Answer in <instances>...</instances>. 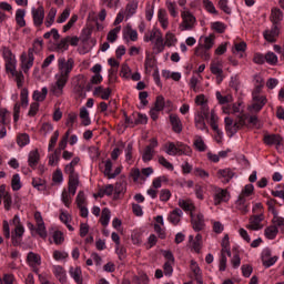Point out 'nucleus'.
<instances>
[{"label":"nucleus","instance_id":"obj_1","mask_svg":"<svg viewBox=\"0 0 284 284\" xmlns=\"http://www.w3.org/2000/svg\"><path fill=\"white\" fill-rule=\"evenodd\" d=\"M72 70H74V59H58V73L54 75L55 82L50 87V92L53 97L63 95V89L68 85V81H70Z\"/></svg>","mask_w":284,"mask_h":284},{"label":"nucleus","instance_id":"obj_2","mask_svg":"<svg viewBox=\"0 0 284 284\" xmlns=\"http://www.w3.org/2000/svg\"><path fill=\"white\" fill-rule=\"evenodd\" d=\"M247 121V114L241 113L236 116V119L232 116H226L224 119V129L227 134L232 139L236 132L243 130L245 128Z\"/></svg>","mask_w":284,"mask_h":284},{"label":"nucleus","instance_id":"obj_3","mask_svg":"<svg viewBox=\"0 0 284 284\" xmlns=\"http://www.w3.org/2000/svg\"><path fill=\"white\" fill-rule=\"evenodd\" d=\"M79 161L81 159L73 158L71 163L67 164L64 168V172L69 175V183H68V193L71 194V196H74L77 194V187H79V173L74 171V168L79 165Z\"/></svg>","mask_w":284,"mask_h":284},{"label":"nucleus","instance_id":"obj_4","mask_svg":"<svg viewBox=\"0 0 284 284\" xmlns=\"http://www.w3.org/2000/svg\"><path fill=\"white\" fill-rule=\"evenodd\" d=\"M254 194V185L246 184L235 201V210L241 214L250 212V197Z\"/></svg>","mask_w":284,"mask_h":284},{"label":"nucleus","instance_id":"obj_5","mask_svg":"<svg viewBox=\"0 0 284 284\" xmlns=\"http://www.w3.org/2000/svg\"><path fill=\"white\" fill-rule=\"evenodd\" d=\"M164 150L169 156H190L192 154V149L181 142H168L164 144Z\"/></svg>","mask_w":284,"mask_h":284},{"label":"nucleus","instance_id":"obj_6","mask_svg":"<svg viewBox=\"0 0 284 284\" xmlns=\"http://www.w3.org/2000/svg\"><path fill=\"white\" fill-rule=\"evenodd\" d=\"M182 22L179 24V30L181 32L190 31L196 26V17L190 12V10L184 9L181 11Z\"/></svg>","mask_w":284,"mask_h":284},{"label":"nucleus","instance_id":"obj_7","mask_svg":"<svg viewBox=\"0 0 284 284\" xmlns=\"http://www.w3.org/2000/svg\"><path fill=\"white\" fill-rule=\"evenodd\" d=\"M12 223L16 226L11 235L12 245H21V239L26 232V229H23V225H21V219H19V215L13 216Z\"/></svg>","mask_w":284,"mask_h":284},{"label":"nucleus","instance_id":"obj_8","mask_svg":"<svg viewBox=\"0 0 284 284\" xmlns=\"http://www.w3.org/2000/svg\"><path fill=\"white\" fill-rule=\"evenodd\" d=\"M2 58L4 59L6 71L13 70L17 67V55L12 53L9 47H1Z\"/></svg>","mask_w":284,"mask_h":284},{"label":"nucleus","instance_id":"obj_9","mask_svg":"<svg viewBox=\"0 0 284 284\" xmlns=\"http://www.w3.org/2000/svg\"><path fill=\"white\" fill-rule=\"evenodd\" d=\"M209 116H210V108L200 109V111L195 113L194 123H195L196 130H206L207 132V124L205 123V119H207Z\"/></svg>","mask_w":284,"mask_h":284},{"label":"nucleus","instance_id":"obj_10","mask_svg":"<svg viewBox=\"0 0 284 284\" xmlns=\"http://www.w3.org/2000/svg\"><path fill=\"white\" fill-rule=\"evenodd\" d=\"M267 105L266 95L252 97V103L247 106L248 112L258 113Z\"/></svg>","mask_w":284,"mask_h":284},{"label":"nucleus","instance_id":"obj_11","mask_svg":"<svg viewBox=\"0 0 284 284\" xmlns=\"http://www.w3.org/2000/svg\"><path fill=\"white\" fill-rule=\"evenodd\" d=\"M230 201V191L227 189H221L214 186L213 190V203L214 205H221L222 203H227Z\"/></svg>","mask_w":284,"mask_h":284},{"label":"nucleus","instance_id":"obj_12","mask_svg":"<svg viewBox=\"0 0 284 284\" xmlns=\"http://www.w3.org/2000/svg\"><path fill=\"white\" fill-rule=\"evenodd\" d=\"M155 148H159V140H156V138H153L150 140V144L144 148V151L142 153V161L144 163H150V161L154 159V154H156V152L154 151Z\"/></svg>","mask_w":284,"mask_h":284},{"label":"nucleus","instance_id":"obj_13","mask_svg":"<svg viewBox=\"0 0 284 284\" xmlns=\"http://www.w3.org/2000/svg\"><path fill=\"white\" fill-rule=\"evenodd\" d=\"M263 221H265V215H263V213L252 215L248 219V224H246V230H251L252 232H258V230H263Z\"/></svg>","mask_w":284,"mask_h":284},{"label":"nucleus","instance_id":"obj_14","mask_svg":"<svg viewBox=\"0 0 284 284\" xmlns=\"http://www.w3.org/2000/svg\"><path fill=\"white\" fill-rule=\"evenodd\" d=\"M21 61V70L24 72V74H28L30 72V69L34 65V54H32V50H28V53H22L20 57Z\"/></svg>","mask_w":284,"mask_h":284},{"label":"nucleus","instance_id":"obj_15","mask_svg":"<svg viewBox=\"0 0 284 284\" xmlns=\"http://www.w3.org/2000/svg\"><path fill=\"white\" fill-rule=\"evenodd\" d=\"M263 37L267 43H276L278 37H281V27H278V24H273L271 29H266L263 32Z\"/></svg>","mask_w":284,"mask_h":284},{"label":"nucleus","instance_id":"obj_16","mask_svg":"<svg viewBox=\"0 0 284 284\" xmlns=\"http://www.w3.org/2000/svg\"><path fill=\"white\" fill-rule=\"evenodd\" d=\"M3 201V207L7 212L12 210V194L6 190V184L0 185V205Z\"/></svg>","mask_w":284,"mask_h":284},{"label":"nucleus","instance_id":"obj_17","mask_svg":"<svg viewBox=\"0 0 284 284\" xmlns=\"http://www.w3.org/2000/svg\"><path fill=\"white\" fill-rule=\"evenodd\" d=\"M191 224L194 232H202V230H205V217L202 213H191Z\"/></svg>","mask_w":284,"mask_h":284},{"label":"nucleus","instance_id":"obj_18","mask_svg":"<svg viewBox=\"0 0 284 284\" xmlns=\"http://www.w3.org/2000/svg\"><path fill=\"white\" fill-rule=\"evenodd\" d=\"M27 263L30 267H32L36 274H39V266L41 265V255L29 252L27 255Z\"/></svg>","mask_w":284,"mask_h":284},{"label":"nucleus","instance_id":"obj_19","mask_svg":"<svg viewBox=\"0 0 284 284\" xmlns=\"http://www.w3.org/2000/svg\"><path fill=\"white\" fill-rule=\"evenodd\" d=\"M235 174L236 173H234V170L230 168L220 169L216 172V178L223 183H230V181L234 179Z\"/></svg>","mask_w":284,"mask_h":284},{"label":"nucleus","instance_id":"obj_20","mask_svg":"<svg viewBox=\"0 0 284 284\" xmlns=\"http://www.w3.org/2000/svg\"><path fill=\"white\" fill-rule=\"evenodd\" d=\"M32 18L33 26H36V28H41V26H43V19H45V10L43 9V7L32 9Z\"/></svg>","mask_w":284,"mask_h":284},{"label":"nucleus","instance_id":"obj_21","mask_svg":"<svg viewBox=\"0 0 284 284\" xmlns=\"http://www.w3.org/2000/svg\"><path fill=\"white\" fill-rule=\"evenodd\" d=\"M276 261H278V256H272V251L270 248H265L262 252V263L264 267H272Z\"/></svg>","mask_w":284,"mask_h":284},{"label":"nucleus","instance_id":"obj_22","mask_svg":"<svg viewBox=\"0 0 284 284\" xmlns=\"http://www.w3.org/2000/svg\"><path fill=\"white\" fill-rule=\"evenodd\" d=\"M7 74H11L17 83V88H23V84L26 83V75H23V72L17 71V67H13L12 70H7Z\"/></svg>","mask_w":284,"mask_h":284},{"label":"nucleus","instance_id":"obj_23","mask_svg":"<svg viewBox=\"0 0 284 284\" xmlns=\"http://www.w3.org/2000/svg\"><path fill=\"white\" fill-rule=\"evenodd\" d=\"M210 70L212 74H215L217 83H221L223 81V63L221 61L212 62Z\"/></svg>","mask_w":284,"mask_h":284},{"label":"nucleus","instance_id":"obj_24","mask_svg":"<svg viewBox=\"0 0 284 284\" xmlns=\"http://www.w3.org/2000/svg\"><path fill=\"white\" fill-rule=\"evenodd\" d=\"M123 39L125 41H139V32L136 29H133L132 26L126 24V27L123 29Z\"/></svg>","mask_w":284,"mask_h":284},{"label":"nucleus","instance_id":"obj_25","mask_svg":"<svg viewBox=\"0 0 284 284\" xmlns=\"http://www.w3.org/2000/svg\"><path fill=\"white\" fill-rule=\"evenodd\" d=\"M93 97H98L103 101H108V99L112 97V89L103 88L102 85L95 87V89L93 90Z\"/></svg>","mask_w":284,"mask_h":284},{"label":"nucleus","instance_id":"obj_26","mask_svg":"<svg viewBox=\"0 0 284 284\" xmlns=\"http://www.w3.org/2000/svg\"><path fill=\"white\" fill-rule=\"evenodd\" d=\"M41 161V154H39V150H32L29 152L28 156V165L32 170H37V165H39V162Z\"/></svg>","mask_w":284,"mask_h":284},{"label":"nucleus","instance_id":"obj_27","mask_svg":"<svg viewBox=\"0 0 284 284\" xmlns=\"http://www.w3.org/2000/svg\"><path fill=\"white\" fill-rule=\"evenodd\" d=\"M79 123V114L77 112H70L67 115L65 119V126L68 128L69 134H72V130H74V126Z\"/></svg>","mask_w":284,"mask_h":284},{"label":"nucleus","instance_id":"obj_28","mask_svg":"<svg viewBox=\"0 0 284 284\" xmlns=\"http://www.w3.org/2000/svg\"><path fill=\"white\" fill-rule=\"evenodd\" d=\"M169 119L173 132H175L176 134H181L183 132V122H181V118H179V115L176 114H171Z\"/></svg>","mask_w":284,"mask_h":284},{"label":"nucleus","instance_id":"obj_29","mask_svg":"<svg viewBox=\"0 0 284 284\" xmlns=\"http://www.w3.org/2000/svg\"><path fill=\"white\" fill-rule=\"evenodd\" d=\"M209 124L211 125L212 130L215 131V133L221 136L223 132L219 129V115H216V112L212 110L209 111Z\"/></svg>","mask_w":284,"mask_h":284},{"label":"nucleus","instance_id":"obj_30","mask_svg":"<svg viewBox=\"0 0 284 284\" xmlns=\"http://www.w3.org/2000/svg\"><path fill=\"white\" fill-rule=\"evenodd\" d=\"M53 274L60 283H62V284L68 283V275H67L65 268H63V266H61V265L53 266Z\"/></svg>","mask_w":284,"mask_h":284},{"label":"nucleus","instance_id":"obj_31","mask_svg":"<svg viewBox=\"0 0 284 284\" xmlns=\"http://www.w3.org/2000/svg\"><path fill=\"white\" fill-rule=\"evenodd\" d=\"M72 85L75 92H81L85 88V75L78 74L72 78Z\"/></svg>","mask_w":284,"mask_h":284},{"label":"nucleus","instance_id":"obj_32","mask_svg":"<svg viewBox=\"0 0 284 284\" xmlns=\"http://www.w3.org/2000/svg\"><path fill=\"white\" fill-rule=\"evenodd\" d=\"M191 272L193 273L196 283L203 284V275L201 272V267L199 266V263H196V261L194 260L191 261Z\"/></svg>","mask_w":284,"mask_h":284},{"label":"nucleus","instance_id":"obj_33","mask_svg":"<svg viewBox=\"0 0 284 284\" xmlns=\"http://www.w3.org/2000/svg\"><path fill=\"white\" fill-rule=\"evenodd\" d=\"M263 141L265 145H281V143L283 142V138H281V135L278 134H268L264 135Z\"/></svg>","mask_w":284,"mask_h":284},{"label":"nucleus","instance_id":"obj_34","mask_svg":"<svg viewBox=\"0 0 284 284\" xmlns=\"http://www.w3.org/2000/svg\"><path fill=\"white\" fill-rule=\"evenodd\" d=\"M195 57H200L203 61H210L212 55L210 54V49H205L203 44H199L195 48Z\"/></svg>","mask_w":284,"mask_h":284},{"label":"nucleus","instance_id":"obj_35","mask_svg":"<svg viewBox=\"0 0 284 284\" xmlns=\"http://www.w3.org/2000/svg\"><path fill=\"white\" fill-rule=\"evenodd\" d=\"M48 97V87H43L41 91L36 90L33 91L32 99L36 103H43Z\"/></svg>","mask_w":284,"mask_h":284},{"label":"nucleus","instance_id":"obj_36","mask_svg":"<svg viewBox=\"0 0 284 284\" xmlns=\"http://www.w3.org/2000/svg\"><path fill=\"white\" fill-rule=\"evenodd\" d=\"M158 21H159L161 28H163V30H168V28L170 26V21L168 20V11H165V9L159 10Z\"/></svg>","mask_w":284,"mask_h":284},{"label":"nucleus","instance_id":"obj_37","mask_svg":"<svg viewBox=\"0 0 284 284\" xmlns=\"http://www.w3.org/2000/svg\"><path fill=\"white\" fill-rule=\"evenodd\" d=\"M181 216H183V211L181 209H174L169 215V221L173 225H179L181 223Z\"/></svg>","mask_w":284,"mask_h":284},{"label":"nucleus","instance_id":"obj_38","mask_svg":"<svg viewBox=\"0 0 284 284\" xmlns=\"http://www.w3.org/2000/svg\"><path fill=\"white\" fill-rule=\"evenodd\" d=\"M162 34H163V32H161V30H159L158 28H153L151 31L145 33L144 41H145V43H150V41H155L158 39V37L162 36Z\"/></svg>","mask_w":284,"mask_h":284},{"label":"nucleus","instance_id":"obj_39","mask_svg":"<svg viewBox=\"0 0 284 284\" xmlns=\"http://www.w3.org/2000/svg\"><path fill=\"white\" fill-rule=\"evenodd\" d=\"M271 21L273 26H278L280 21H283V11L278 8L272 9Z\"/></svg>","mask_w":284,"mask_h":284},{"label":"nucleus","instance_id":"obj_40","mask_svg":"<svg viewBox=\"0 0 284 284\" xmlns=\"http://www.w3.org/2000/svg\"><path fill=\"white\" fill-rule=\"evenodd\" d=\"M179 39H176V34L168 31L165 33V38H164V44L166 45V48H174V45H176Z\"/></svg>","mask_w":284,"mask_h":284},{"label":"nucleus","instance_id":"obj_41","mask_svg":"<svg viewBox=\"0 0 284 284\" xmlns=\"http://www.w3.org/2000/svg\"><path fill=\"white\" fill-rule=\"evenodd\" d=\"M179 205L184 212H191V214H194V210H196V206H194V203L191 200H180Z\"/></svg>","mask_w":284,"mask_h":284},{"label":"nucleus","instance_id":"obj_42","mask_svg":"<svg viewBox=\"0 0 284 284\" xmlns=\"http://www.w3.org/2000/svg\"><path fill=\"white\" fill-rule=\"evenodd\" d=\"M70 274H71L72 278L75 281V283L83 284L81 267H79V266L71 267Z\"/></svg>","mask_w":284,"mask_h":284},{"label":"nucleus","instance_id":"obj_43","mask_svg":"<svg viewBox=\"0 0 284 284\" xmlns=\"http://www.w3.org/2000/svg\"><path fill=\"white\" fill-rule=\"evenodd\" d=\"M80 119H81V123L84 126L90 125V123H92V121L90 120V112L88 111V109H85V106L80 108Z\"/></svg>","mask_w":284,"mask_h":284},{"label":"nucleus","instance_id":"obj_44","mask_svg":"<svg viewBox=\"0 0 284 284\" xmlns=\"http://www.w3.org/2000/svg\"><path fill=\"white\" fill-rule=\"evenodd\" d=\"M113 193H114V185L108 184L102 186L99 190L98 196H100V199H103V196H112Z\"/></svg>","mask_w":284,"mask_h":284},{"label":"nucleus","instance_id":"obj_45","mask_svg":"<svg viewBox=\"0 0 284 284\" xmlns=\"http://www.w3.org/2000/svg\"><path fill=\"white\" fill-rule=\"evenodd\" d=\"M16 22L19 28H26V10L18 9L16 12Z\"/></svg>","mask_w":284,"mask_h":284},{"label":"nucleus","instance_id":"obj_46","mask_svg":"<svg viewBox=\"0 0 284 284\" xmlns=\"http://www.w3.org/2000/svg\"><path fill=\"white\" fill-rule=\"evenodd\" d=\"M278 234V229L273 224L264 230V235L270 241H274L276 239V235Z\"/></svg>","mask_w":284,"mask_h":284},{"label":"nucleus","instance_id":"obj_47","mask_svg":"<svg viewBox=\"0 0 284 284\" xmlns=\"http://www.w3.org/2000/svg\"><path fill=\"white\" fill-rule=\"evenodd\" d=\"M54 19H57V9L51 8L45 17L44 26L50 28L54 23Z\"/></svg>","mask_w":284,"mask_h":284},{"label":"nucleus","instance_id":"obj_48","mask_svg":"<svg viewBox=\"0 0 284 284\" xmlns=\"http://www.w3.org/2000/svg\"><path fill=\"white\" fill-rule=\"evenodd\" d=\"M110 216H111L110 209H108V207L103 209L101 217H100V223H101V225H103V227H108V225L110 223Z\"/></svg>","mask_w":284,"mask_h":284},{"label":"nucleus","instance_id":"obj_49","mask_svg":"<svg viewBox=\"0 0 284 284\" xmlns=\"http://www.w3.org/2000/svg\"><path fill=\"white\" fill-rule=\"evenodd\" d=\"M216 41V36L210 34L204 38V43L202 44V48H205V50H211L214 48V43Z\"/></svg>","mask_w":284,"mask_h":284},{"label":"nucleus","instance_id":"obj_50","mask_svg":"<svg viewBox=\"0 0 284 284\" xmlns=\"http://www.w3.org/2000/svg\"><path fill=\"white\" fill-rule=\"evenodd\" d=\"M0 124L10 125V111L8 109H0Z\"/></svg>","mask_w":284,"mask_h":284},{"label":"nucleus","instance_id":"obj_51","mask_svg":"<svg viewBox=\"0 0 284 284\" xmlns=\"http://www.w3.org/2000/svg\"><path fill=\"white\" fill-rule=\"evenodd\" d=\"M153 50L156 52H163L165 50V40H163V33L154 41Z\"/></svg>","mask_w":284,"mask_h":284},{"label":"nucleus","instance_id":"obj_52","mask_svg":"<svg viewBox=\"0 0 284 284\" xmlns=\"http://www.w3.org/2000/svg\"><path fill=\"white\" fill-rule=\"evenodd\" d=\"M119 32H121V26L115 27L108 33L106 41H109V43H114V41L119 39Z\"/></svg>","mask_w":284,"mask_h":284},{"label":"nucleus","instance_id":"obj_53","mask_svg":"<svg viewBox=\"0 0 284 284\" xmlns=\"http://www.w3.org/2000/svg\"><path fill=\"white\" fill-rule=\"evenodd\" d=\"M272 223L277 229V231L280 230V232L284 234V217L278 216V214L273 215Z\"/></svg>","mask_w":284,"mask_h":284},{"label":"nucleus","instance_id":"obj_54","mask_svg":"<svg viewBox=\"0 0 284 284\" xmlns=\"http://www.w3.org/2000/svg\"><path fill=\"white\" fill-rule=\"evenodd\" d=\"M17 143L20 148H26L30 143V135L28 133H20L17 135Z\"/></svg>","mask_w":284,"mask_h":284},{"label":"nucleus","instance_id":"obj_55","mask_svg":"<svg viewBox=\"0 0 284 284\" xmlns=\"http://www.w3.org/2000/svg\"><path fill=\"white\" fill-rule=\"evenodd\" d=\"M201 81H203V77L201 74H199V77L193 75L191 78L189 85L193 92H199V83H201Z\"/></svg>","mask_w":284,"mask_h":284},{"label":"nucleus","instance_id":"obj_56","mask_svg":"<svg viewBox=\"0 0 284 284\" xmlns=\"http://www.w3.org/2000/svg\"><path fill=\"white\" fill-rule=\"evenodd\" d=\"M193 145L197 150V152H205L207 150V145H205V142L201 136L195 138Z\"/></svg>","mask_w":284,"mask_h":284},{"label":"nucleus","instance_id":"obj_57","mask_svg":"<svg viewBox=\"0 0 284 284\" xmlns=\"http://www.w3.org/2000/svg\"><path fill=\"white\" fill-rule=\"evenodd\" d=\"M158 162L162 168H165V170H170V172H174V165L165 159L163 155H158Z\"/></svg>","mask_w":284,"mask_h":284},{"label":"nucleus","instance_id":"obj_58","mask_svg":"<svg viewBox=\"0 0 284 284\" xmlns=\"http://www.w3.org/2000/svg\"><path fill=\"white\" fill-rule=\"evenodd\" d=\"M138 8H139V2H138V1L132 0L131 2H129V3L126 4V8H125V10H126V16H128V17H132V14H135Z\"/></svg>","mask_w":284,"mask_h":284},{"label":"nucleus","instance_id":"obj_59","mask_svg":"<svg viewBox=\"0 0 284 284\" xmlns=\"http://www.w3.org/2000/svg\"><path fill=\"white\" fill-rule=\"evenodd\" d=\"M216 99L220 105H225L226 103H232L234 101V98L232 95H222L221 92H216Z\"/></svg>","mask_w":284,"mask_h":284},{"label":"nucleus","instance_id":"obj_60","mask_svg":"<svg viewBox=\"0 0 284 284\" xmlns=\"http://www.w3.org/2000/svg\"><path fill=\"white\" fill-rule=\"evenodd\" d=\"M222 250L221 252L226 253L227 256H232V252L230 251V236L229 235H224V237L222 239Z\"/></svg>","mask_w":284,"mask_h":284},{"label":"nucleus","instance_id":"obj_61","mask_svg":"<svg viewBox=\"0 0 284 284\" xmlns=\"http://www.w3.org/2000/svg\"><path fill=\"white\" fill-rule=\"evenodd\" d=\"M264 59L268 65H276L278 63V57L274 54V52L268 51L265 55Z\"/></svg>","mask_w":284,"mask_h":284},{"label":"nucleus","instance_id":"obj_62","mask_svg":"<svg viewBox=\"0 0 284 284\" xmlns=\"http://www.w3.org/2000/svg\"><path fill=\"white\" fill-rule=\"evenodd\" d=\"M72 196L74 195L69 193L67 190L62 191L61 201L65 205V207H70V205H72Z\"/></svg>","mask_w":284,"mask_h":284},{"label":"nucleus","instance_id":"obj_63","mask_svg":"<svg viewBox=\"0 0 284 284\" xmlns=\"http://www.w3.org/2000/svg\"><path fill=\"white\" fill-rule=\"evenodd\" d=\"M11 189L13 192H19L21 190V176L19 174H14L11 179Z\"/></svg>","mask_w":284,"mask_h":284},{"label":"nucleus","instance_id":"obj_64","mask_svg":"<svg viewBox=\"0 0 284 284\" xmlns=\"http://www.w3.org/2000/svg\"><path fill=\"white\" fill-rule=\"evenodd\" d=\"M225 23L223 22H213L211 23V29L214 30V32H217V34H223L225 32Z\"/></svg>","mask_w":284,"mask_h":284}]
</instances>
